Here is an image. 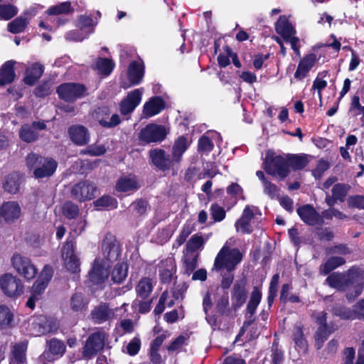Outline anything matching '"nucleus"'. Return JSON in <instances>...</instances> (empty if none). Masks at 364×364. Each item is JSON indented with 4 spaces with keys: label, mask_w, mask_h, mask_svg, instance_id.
<instances>
[{
    "label": "nucleus",
    "mask_w": 364,
    "mask_h": 364,
    "mask_svg": "<svg viewBox=\"0 0 364 364\" xmlns=\"http://www.w3.org/2000/svg\"><path fill=\"white\" fill-rule=\"evenodd\" d=\"M27 25V21L21 17L16 18L8 24L9 31L13 33L22 32Z\"/></svg>",
    "instance_id": "nucleus-53"
},
{
    "label": "nucleus",
    "mask_w": 364,
    "mask_h": 364,
    "mask_svg": "<svg viewBox=\"0 0 364 364\" xmlns=\"http://www.w3.org/2000/svg\"><path fill=\"white\" fill-rule=\"evenodd\" d=\"M210 213L214 222H221L225 218V209L218 203H213L210 208Z\"/></svg>",
    "instance_id": "nucleus-52"
},
{
    "label": "nucleus",
    "mask_w": 364,
    "mask_h": 364,
    "mask_svg": "<svg viewBox=\"0 0 364 364\" xmlns=\"http://www.w3.org/2000/svg\"><path fill=\"white\" fill-rule=\"evenodd\" d=\"M27 343L25 341L16 343L13 347L9 357V364H27Z\"/></svg>",
    "instance_id": "nucleus-26"
},
{
    "label": "nucleus",
    "mask_w": 364,
    "mask_h": 364,
    "mask_svg": "<svg viewBox=\"0 0 364 364\" xmlns=\"http://www.w3.org/2000/svg\"><path fill=\"white\" fill-rule=\"evenodd\" d=\"M144 90L142 88L135 89L128 92L119 104V110L122 114L127 115L132 113L140 104Z\"/></svg>",
    "instance_id": "nucleus-15"
},
{
    "label": "nucleus",
    "mask_w": 364,
    "mask_h": 364,
    "mask_svg": "<svg viewBox=\"0 0 364 364\" xmlns=\"http://www.w3.org/2000/svg\"><path fill=\"white\" fill-rule=\"evenodd\" d=\"M234 242L235 240L230 239L218 253L214 262V269L220 271L225 269L231 272L241 262L242 258L241 252L237 249H230V246Z\"/></svg>",
    "instance_id": "nucleus-2"
},
{
    "label": "nucleus",
    "mask_w": 364,
    "mask_h": 364,
    "mask_svg": "<svg viewBox=\"0 0 364 364\" xmlns=\"http://www.w3.org/2000/svg\"><path fill=\"white\" fill-rule=\"evenodd\" d=\"M46 127L43 122H34L32 124H24L19 131V136L26 142H33L38 137L37 129L43 130Z\"/></svg>",
    "instance_id": "nucleus-23"
},
{
    "label": "nucleus",
    "mask_w": 364,
    "mask_h": 364,
    "mask_svg": "<svg viewBox=\"0 0 364 364\" xmlns=\"http://www.w3.org/2000/svg\"><path fill=\"white\" fill-rule=\"evenodd\" d=\"M188 146V141L183 136L179 137L176 141L173 147V158L176 161H179L181 156L187 149Z\"/></svg>",
    "instance_id": "nucleus-44"
},
{
    "label": "nucleus",
    "mask_w": 364,
    "mask_h": 364,
    "mask_svg": "<svg viewBox=\"0 0 364 364\" xmlns=\"http://www.w3.org/2000/svg\"><path fill=\"white\" fill-rule=\"evenodd\" d=\"M275 30L284 41L289 42L297 55H300L299 38L294 36L296 31L285 16H281L275 24Z\"/></svg>",
    "instance_id": "nucleus-8"
},
{
    "label": "nucleus",
    "mask_w": 364,
    "mask_h": 364,
    "mask_svg": "<svg viewBox=\"0 0 364 364\" xmlns=\"http://www.w3.org/2000/svg\"><path fill=\"white\" fill-rule=\"evenodd\" d=\"M102 251L105 259L109 262L117 259L120 255L119 243L112 234H107L102 241Z\"/></svg>",
    "instance_id": "nucleus-14"
},
{
    "label": "nucleus",
    "mask_w": 364,
    "mask_h": 364,
    "mask_svg": "<svg viewBox=\"0 0 364 364\" xmlns=\"http://www.w3.org/2000/svg\"><path fill=\"white\" fill-rule=\"evenodd\" d=\"M326 315L327 314L324 311H319L313 314L316 322L320 326L316 335V346L318 349L321 348L322 343L330 333L327 331Z\"/></svg>",
    "instance_id": "nucleus-24"
},
{
    "label": "nucleus",
    "mask_w": 364,
    "mask_h": 364,
    "mask_svg": "<svg viewBox=\"0 0 364 364\" xmlns=\"http://www.w3.org/2000/svg\"><path fill=\"white\" fill-rule=\"evenodd\" d=\"M329 168L328 163L324 160L319 161L316 168L313 171V175L316 178H320L323 173Z\"/></svg>",
    "instance_id": "nucleus-62"
},
{
    "label": "nucleus",
    "mask_w": 364,
    "mask_h": 364,
    "mask_svg": "<svg viewBox=\"0 0 364 364\" xmlns=\"http://www.w3.org/2000/svg\"><path fill=\"white\" fill-rule=\"evenodd\" d=\"M128 266L125 262L117 263L112 272V279L116 283L122 282L127 276Z\"/></svg>",
    "instance_id": "nucleus-40"
},
{
    "label": "nucleus",
    "mask_w": 364,
    "mask_h": 364,
    "mask_svg": "<svg viewBox=\"0 0 364 364\" xmlns=\"http://www.w3.org/2000/svg\"><path fill=\"white\" fill-rule=\"evenodd\" d=\"M300 218L309 225H321L323 223L321 215L311 205H305L297 209Z\"/></svg>",
    "instance_id": "nucleus-22"
},
{
    "label": "nucleus",
    "mask_w": 364,
    "mask_h": 364,
    "mask_svg": "<svg viewBox=\"0 0 364 364\" xmlns=\"http://www.w3.org/2000/svg\"><path fill=\"white\" fill-rule=\"evenodd\" d=\"M85 88L84 86L75 84L67 83L59 86L57 89V92L59 97L68 102H71L81 97L84 95Z\"/></svg>",
    "instance_id": "nucleus-17"
},
{
    "label": "nucleus",
    "mask_w": 364,
    "mask_h": 364,
    "mask_svg": "<svg viewBox=\"0 0 364 364\" xmlns=\"http://www.w3.org/2000/svg\"><path fill=\"white\" fill-rule=\"evenodd\" d=\"M144 66L141 60L133 61L129 64L127 77L132 85L139 84L144 77Z\"/></svg>",
    "instance_id": "nucleus-27"
},
{
    "label": "nucleus",
    "mask_w": 364,
    "mask_h": 364,
    "mask_svg": "<svg viewBox=\"0 0 364 364\" xmlns=\"http://www.w3.org/2000/svg\"><path fill=\"white\" fill-rule=\"evenodd\" d=\"M348 203L351 207L364 209V196H356L350 197L348 200Z\"/></svg>",
    "instance_id": "nucleus-64"
},
{
    "label": "nucleus",
    "mask_w": 364,
    "mask_h": 364,
    "mask_svg": "<svg viewBox=\"0 0 364 364\" xmlns=\"http://www.w3.org/2000/svg\"><path fill=\"white\" fill-rule=\"evenodd\" d=\"M262 298V292L259 288L255 287L250 296V299L247 306V312L252 316L259 305Z\"/></svg>",
    "instance_id": "nucleus-45"
},
{
    "label": "nucleus",
    "mask_w": 364,
    "mask_h": 364,
    "mask_svg": "<svg viewBox=\"0 0 364 364\" xmlns=\"http://www.w3.org/2000/svg\"><path fill=\"white\" fill-rule=\"evenodd\" d=\"M127 304H122L120 309H112L106 304L100 305L94 309L91 313L92 319L96 323H102L103 322L110 321L115 316H122L123 314H117L116 312L121 311Z\"/></svg>",
    "instance_id": "nucleus-18"
},
{
    "label": "nucleus",
    "mask_w": 364,
    "mask_h": 364,
    "mask_svg": "<svg viewBox=\"0 0 364 364\" xmlns=\"http://www.w3.org/2000/svg\"><path fill=\"white\" fill-rule=\"evenodd\" d=\"M140 187L134 176H127L120 178L117 183L116 188L119 192L134 191Z\"/></svg>",
    "instance_id": "nucleus-31"
},
{
    "label": "nucleus",
    "mask_w": 364,
    "mask_h": 364,
    "mask_svg": "<svg viewBox=\"0 0 364 364\" xmlns=\"http://www.w3.org/2000/svg\"><path fill=\"white\" fill-rule=\"evenodd\" d=\"M247 299V290L245 282L236 283L232 294V304L235 309L241 307Z\"/></svg>",
    "instance_id": "nucleus-29"
},
{
    "label": "nucleus",
    "mask_w": 364,
    "mask_h": 364,
    "mask_svg": "<svg viewBox=\"0 0 364 364\" xmlns=\"http://www.w3.org/2000/svg\"><path fill=\"white\" fill-rule=\"evenodd\" d=\"M53 277V269L46 265L40 273L38 279L33 284L31 288V295L26 302V306L33 309L36 302L39 301Z\"/></svg>",
    "instance_id": "nucleus-5"
},
{
    "label": "nucleus",
    "mask_w": 364,
    "mask_h": 364,
    "mask_svg": "<svg viewBox=\"0 0 364 364\" xmlns=\"http://www.w3.org/2000/svg\"><path fill=\"white\" fill-rule=\"evenodd\" d=\"M62 259L65 269L75 274L80 271V261L75 253V245L73 242H67L62 248Z\"/></svg>",
    "instance_id": "nucleus-10"
},
{
    "label": "nucleus",
    "mask_w": 364,
    "mask_h": 364,
    "mask_svg": "<svg viewBox=\"0 0 364 364\" xmlns=\"http://www.w3.org/2000/svg\"><path fill=\"white\" fill-rule=\"evenodd\" d=\"M28 325L29 333L34 336L50 333L55 328L53 321L43 315L32 316L28 319Z\"/></svg>",
    "instance_id": "nucleus-12"
},
{
    "label": "nucleus",
    "mask_w": 364,
    "mask_h": 364,
    "mask_svg": "<svg viewBox=\"0 0 364 364\" xmlns=\"http://www.w3.org/2000/svg\"><path fill=\"white\" fill-rule=\"evenodd\" d=\"M326 283L339 291H346V298L353 300L364 289V272L359 269H350L346 272H334L330 274Z\"/></svg>",
    "instance_id": "nucleus-1"
},
{
    "label": "nucleus",
    "mask_w": 364,
    "mask_h": 364,
    "mask_svg": "<svg viewBox=\"0 0 364 364\" xmlns=\"http://www.w3.org/2000/svg\"><path fill=\"white\" fill-rule=\"evenodd\" d=\"M0 287L4 294L11 298H17L24 291L22 281L11 273L4 274L0 277Z\"/></svg>",
    "instance_id": "nucleus-9"
},
{
    "label": "nucleus",
    "mask_w": 364,
    "mask_h": 364,
    "mask_svg": "<svg viewBox=\"0 0 364 364\" xmlns=\"http://www.w3.org/2000/svg\"><path fill=\"white\" fill-rule=\"evenodd\" d=\"M159 271L163 282H169L175 271V263L173 258H167L159 264Z\"/></svg>",
    "instance_id": "nucleus-32"
},
{
    "label": "nucleus",
    "mask_w": 364,
    "mask_h": 364,
    "mask_svg": "<svg viewBox=\"0 0 364 364\" xmlns=\"http://www.w3.org/2000/svg\"><path fill=\"white\" fill-rule=\"evenodd\" d=\"M333 314L343 319H355L353 311L342 306L334 307L332 310Z\"/></svg>",
    "instance_id": "nucleus-57"
},
{
    "label": "nucleus",
    "mask_w": 364,
    "mask_h": 364,
    "mask_svg": "<svg viewBox=\"0 0 364 364\" xmlns=\"http://www.w3.org/2000/svg\"><path fill=\"white\" fill-rule=\"evenodd\" d=\"M68 134L72 141L78 146L85 145L90 141L88 130L84 126L73 125L69 128Z\"/></svg>",
    "instance_id": "nucleus-25"
},
{
    "label": "nucleus",
    "mask_w": 364,
    "mask_h": 364,
    "mask_svg": "<svg viewBox=\"0 0 364 364\" xmlns=\"http://www.w3.org/2000/svg\"><path fill=\"white\" fill-rule=\"evenodd\" d=\"M166 136L165 127L155 124H149L142 129L139 133L140 141L145 143L161 141Z\"/></svg>",
    "instance_id": "nucleus-13"
},
{
    "label": "nucleus",
    "mask_w": 364,
    "mask_h": 364,
    "mask_svg": "<svg viewBox=\"0 0 364 364\" xmlns=\"http://www.w3.org/2000/svg\"><path fill=\"white\" fill-rule=\"evenodd\" d=\"M261 213L258 208L253 205H247L243 210L241 217L235 222V226L237 232L243 234L251 233L257 226Z\"/></svg>",
    "instance_id": "nucleus-6"
},
{
    "label": "nucleus",
    "mask_w": 364,
    "mask_h": 364,
    "mask_svg": "<svg viewBox=\"0 0 364 364\" xmlns=\"http://www.w3.org/2000/svg\"><path fill=\"white\" fill-rule=\"evenodd\" d=\"M140 340L138 338H134L127 345V351L130 355H135L140 348Z\"/></svg>",
    "instance_id": "nucleus-63"
},
{
    "label": "nucleus",
    "mask_w": 364,
    "mask_h": 364,
    "mask_svg": "<svg viewBox=\"0 0 364 364\" xmlns=\"http://www.w3.org/2000/svg\"><path fill=\"white\" fill-rule=\"evenodd\" d=\"M94 205L97 210L114 209L117 206V201L111 196H104L96 200Z\"/></svg>",
    "instance_id": "nucleus-42"
},
{
    "label": "nucleus",
    "mask_w": 364,
    "mask_h": 364,
    "mask_svg": "<svg viewBox=\"0 0 364 364\" xmlns=\"http://www.w3.org/2000/svg\"><path fill=\"white\" fill-rule=\"evenodd\" d=\"M114 68V63L108 58H99L96 61L94 68L98 73L104 76L109 75Z\"/></svg>",
    "instance_id": "nucleus-39"
},
{
    "label": "nucleus",
    "mask_w": 364,
    "mask_h": 364,
    "mask_svg": "<svg viewBox=\"0 0 364 364\" xmlns=\"http://www.w3.org/2000/svg\"><path fill=\"white\" fill-rule=\"evenodd\" d=\"M262 298V292L259 288L255 287L250 296V299L247 306V312L252 316L259 305Z\"/></svg>",
    "instance_id": "nucleus-46"
},
{
    "label": "nucleus",
    "mask_w": 364,
    "mask_h": 364,
    "mask_svg": "<svg viewBox=\"0 0 364 364\" xmlns=\"http://www.w3.org/2000/svg\"><path fill=\"white\" fill-rule=\"evenodd\" d=\"M88 304V299L82 293H75L70 299V308L74 312L85 311Z\"/></svg>",
    "instance_id": "nucleus-34"
},
{
    "label": "nucleus",
    "mask_w": 364,
    "mask_h": 364,
    "mask_svg": "<svg viewBox=\"0 0 364 364\" xmlns=\"http://www.w3.org/2000/svg\"><path fill=\"white\" fill-rule=\"evenodd\" d=\"M205 243V240L200 235H193L187 242L186 247L189 252H195L201 248Z\"/></svg>",
    "instance_id": "nucleus-54"
},
{
    "label": "nucleus",
    "mask_w": 364,
    "mask_h": 364,
    "mask_svg": "<svg viewBox=\"0 0 364 364\" xmlns=\"http://www.w3.org/2000/svg\"><path fill=\"white\" fill-rule=\"evenodd\" d=\"M21 215V208L16 201L4 203L0 207V216L6 223H15Z\"/></svg>",
    "instance_id": "nucleus-20"
},
{
    "label": "nucleus",
    "mask_w": 364,
    "mask_h": 364,
    "mask_svg": "<svg viewBox=\"0 0 364 364\" xmlns=\"http://www.w3.org/2000/svg\"><path fill=\"white\" fill-rule=\"evenodd\" d=\"M43 73V66L35 63L26 69L24 82L26 85H33L41 77Z\"/></svg>",
    "instance_id": "nucleus-35"
},
{
    "label": "nucleus",
    "mask_w": 364,
    "mask_h": 364,
    "mask_svg": "<svg viewBox=\"0 0 364 364\" xmlns=\"http://www.w3.org/2000/svg\"><path fill=\"white\" fill-rule=\"evenodd\" d=\"M48 349L53 356L58 358L61 357L65 353V346L63 341L53 338L48 343Z\"/></svg>",
    "instance_id": "nucleus-49"
},
{
    "label": "nucleus",
    "mask_w": 364,
    "mask_h": 364,
    "mask_svg": "<svg viewBox=\"0 0 364 364\" xmlns=\"http://www.w3.org/2000/svg\"><path fill=\"white\" fill-rule=\"evenodd\" d=\"M73 11L74 9L71 6L70 2L65 1L50 7L46 11V14L50 16L68 14L73 13Z\"/></svg>",
    "instance_id": "nucleus-41"
},
{
    "label": "nucleus",
    "mask_w": 364,
    "mask_h": 364,
    "mask_svg": "<svg viewBox=\"0 0 364 364\" xmlns=\"http://www.w3.org/2000/svg\"><path fill=\"white\" fill-rule=\"evenodd\" d=\"M97 192V187L88 181L80 182L75 184L71 191L73 197L79 201L90 200L92 199Z\"/></svg>",
    "instance_id": "nucleus-16"
},
{
    "label": "nucleus",
    "mask_w": 364,
    "mask_h": 364,
    "mask_svg": "<svg viewBox=\"0 0 364 364\" xmlns=\"http://www.w3.org/2000/svg\"><path fill=\"white\" fill-rule=\"evenodd\" d=\"M346 262L345 259L341 257H332L329 258L321 269L323 274H327L334 269L341 266Z\"/></svg>",
    "instance_id": "nucleus-48"
},
{
    "label": "nucleus",
    "mask_w": 364,
    "mask_h": 364,
    "mask_svg": "<svg viewBox=\"0 0 364 364\" xmlns=\"http://www.w3.org/2000/svg\"><path fill=\"white\" fill-rule=\"evenodd\" d=\"M94 22L92 18L85 16H81L77 22V27L80 31L87 34V36L93 31Z\"/></svg>",
    "instance_id": "nucleus-50"
},
{
    "label": "nucleus",
    "mask_w": 364,
    "mask_h": 364,
    "mask_svg": "<svg viewBox=\"0 0 364 364\" xmlns=\"http://www.w3.org/2000/svg\"><path fill=\"white\" fill-rule=\"evenodd\" d=\"M15 62L7 61L0 69V85L11 82L15 77L14 65Z\"/></svg>",
    "instance_id": "nucleus-37"
},
{
    "label": "nucleus",
    "mask_w": 364,
    "mask_h": 364,
    "mask_svg": "<svg viewBox=\"0 0 364 364\" xmlns=\"http://www.w3.org/2000/svg\"><path fill=\"white\" fill-rule=\"evenodd\" d=\"M321 217L323 219H332L333 217L338 219H344L346 218L344 214L334 208H329L323 211Z\"/></svg>",
    "instance_id": "nucleus-61"
},
{
    "label": "nucleus",
    "mask_w": 364,
    "mask_h": 364,
    "mask_svg": "<svg viewBox=\"0 0 364 364\" xmlns=\"http://www.w3.org/2000/svg\"><path fill=\"white\" fill-rule=\"evenodd\" d=\"M11 261L13 268L24 279L31 281L36 277L38 269L29 257L15 253Z\"/></svg>",
    "instance_id": "nucleus-7"
},
{
    "label": "nucleus",
    "mask_w": 364,
    "mask_h": 364,
    "mask_svg": "<svg viewBox=\"0 0 364 364\" xmlns=\"http://www.w3.org/2000/svg\"><path fill=\"white\" fill-rule=\"evenodd\" d=\"M105 335L101 332H97L90 335L83 349V356L90 358L102 350L105 345Z\"/></svg>",
    "instance_id": "nucleus-19"
},
{
    "label": "nucleus",
    "mask_w": 364,
    "mask_h": 364,
    "mask_svg": "<svg viewBox=\"0 0 364 364\" xmlns=\"http://www.w3.org/2000/svg\"><path fill=\"white\" fill-rule=\"evenodd\" d=\"M14 314L9 307L0 305V328H5L11 326Z\"/></svg>",
    "instance_id": "nucleus-43"
},
{
    "label": "nucleus",
    "mask_w": 364,
    "mask_h": 364,
    "mask_svg": "<svg viewBox=\"0 0 364 364\" xmlns=\"http://www.w3.org/2000/svg\"><path fill=\"white\" fill-rule=\"evenodd\" d=\"M289 169L299 170L306 166L307 161L304 156L298 155H287Z\"/></svg>",
    "instance_id": "nucleus-47"
},
{
    "label": "nucleus",
    "mask_w": 364,
    "mask_h": 364,
    "mask_svg": "<svg viewBox=\"0 0 364 364\" xmlns=\"http://www.w3.org/2000/svg\"><path fill=\"white\" fill-rule=\"evenodd\" d=\"M327 75V72H323L318 75L314 81L312 88L316 90L319 98H321V91L325 89L327 86L326 80L323 78Z\"/></svg>",
    "instance_id": "nucleus-55"
},
{
    "label": "nucleus",
    "mask_w": 364,
    "mask_h": 364,
    "mask_svg": "<svg viewBox=\"0 0 364 364\" xmlns=\"http://www.w3.org/2000/svg\"><path fill=\"white\" fill-rule=\"evenodd\" d=\"M63 215L68 219L75 218L79 214L78 206L73 202L68 201L63 204L62 207Z\"/></svg>",
    "instance_id": "nucleus-51"
},
{
    "label": "nucleus",
    "mask_w": 364,
    "mask_h": 364,
    "mask_svg": "<svg viewBox=\"0 0 364 364\" xmlns=\"http://www.w3.org/2000/svg\"><path fill=\"white\" fill-rule=\"evenodd\" d=\"M293 338L296 346L304 350L306 348V341L303 337V332L300 327L296 328Z\"/></svg>",
    "instance_id": "nucleus-59"
},
{
    "label": "nucleus",
    "mask_w": 364,
    "mask_h": 364,
    "mask_svg": "<svg viewBox=\"0 0 364 364\" xmlns=\"http://www.w3.org/2000/svg\"><path fill=\"white\" fill-rule=\"evenodd\" d=\"M17 14V9L11 5H0V17L9 20Z\"/></svg>",
    "instance_id": "nucleus-56"
},
{
    "label": "nucleus",
    "mask_w": 364,
    "mask_h": 364,
    "mask_svg": "<svg viewBox=\"0 0 364 364\" xmlns=\"http://www.w3.org/2000/svg\"><path fill=\"white\" fill-rule=\"evenodd\" d=\"M348 187L344 184H336L332 190V196L327 195L326 202L329 206H333L337 200L343 201L346 197Z\"/></svg>",
    "instance_id": "nucleus-33"
},
{
    "label": "nucleus",
    "mask_w": 364,
    "mask_h": 364,
    "mask_svg": "<svg viewBox=\"0 0 364 364\" xmlns=\"http://www.w3.org/2000/svg\"><path fill=\"white\" fill-rule=\"evenodd\" d=\"M27 167L33 171L37 178H48L56 171L58 164L50 158H45L36 154H30L26 157Z\"/></svg>",
    "instance_id": "nucleus-3"
},
{
    "label": "nucleus",
    "mask_w": 364,
    "mask_h": 364,
    "mask_svg": "<svg viewBox=\"0 0 364 364\" xmlns=\"http://www.w3.org/2000/svg\"><path fill=\"white\" fill-rule=\"evenodd\" d=\"M164 108V102L159 97L151 98L144 105L143 115L144 117H151L159 114Z\"/></svg>",
    "instance_id": "nucleus-28"
},
{
    "label": "nucleus",
    "mask_w": 364,
    "mask_h": 364,
    "mask_svg": "<svg viewBox=\"0 0 364 364\" xmlns=\"http://www.w3.org/2000/svg\"><path fill=\"white\" fill-rule=\"evenodd\" d=\"M155 283L153 279L142 277L135 288L137 296L143 299L148 298L153 291Z\"/></svg>",
    "instance_id": "nucleus-30"
},
{
    "label": "nucleus",
    "mask_w": 364,
    "mask_h": 364,
    "mask_svg": "<svg viewBox=\"0 0 364 364\" xmlns=\"http://www.w3.org/2000/svg\"><path fill=\"white\" fill-rule=\"evenodd\" d=\"M318 60V58L315 53H311L306 55L298 64L297 69L294 75V78L297 80L304 79Z\"/></svg>",
    "instance_id": "nucleus-21"
},
{
    "label": "nucleus",
    "mask_w": 364,
    "mask_h": 364,
    "mask_svg": "<svg viewBox=\"0 0 364 364\" xmlns=\"http://www.w3.org/2000/svg\"><path fill=\"white\" fill-rule=\"evenodd\" d=\"M150 156L153 164L161 169H166L171 166V161L163 150H152L150 151Z\"/></svg>",
    "instance_id": "nucleus-36"
},
{
    "label": "nucleus",
    "mask_w": 364,
    "mask_h": 364,
    "mask_svg": "<svg viewBox=\"0 0 364 364\" xmlns=\"http://www.w3.org/2000/svg\"><path fill=\"white\" fill-rule=\"evenodd\" d=\"M106 152V149L101 144H93L89 146L85 151V153L91 156H100Z\"/></svg>",
    "instance_id": "nucleus-60"
},
{
    "label": "nucleus",
    "mask_w": 364,
    "mask_h": 364,
    "mask_svg": "<svg viewBox=\"0 0 364 364\" xmlns=\"http://www.w3.org/2000/svg\"><path fill=\"white\" fill-rule=\"evenodd\" d=\"M264 168L267 173L282 179L289 173L287 155H279L268 151L264 161Z\"/></svg>",
    "instance_id": "nucleus-4"
},
{
    "label": "nucleus",
    "mask_w": 364,
    "mask_h": 364,
    "mask_svg": "<svg viewBox=\"0 0 364 364\" xmlns=\"http://www.w3.org/2000/svg\"><path fill=\"white\" fill-rule=\"evenodd\" d=\"M21 183V176L17 173H14L5 178L4 183V188L6 191L10 193H16L19 190Z\"/></svg>",
    "instance_id": "nucleus-38"
},
{
    "label": "nucleus",
    "mask_w": 364,
    "mask_h": 364,
    "mask_svg": "<svg viewBox=\"0 0 364 364\" xmlns=\"http://www.w3.org/2000/svg\"><path fill=\"white\" fill-rule=\"evenodd\" d=\"M213 147V144L210 139L206 136H203L198 141V149L200 151L210 152Z\"/></svg>",
    "instance_id": "nucleus-58"
},
{
    "label": "nucleus",
    "mask_w": 364,
    "mask_h": 364,
    "mask_svg": "<svg viewBox=\"0 0 364 364\" xmlns=\"http://www.w3.org/2000/svg\"><path fill=\"white\" fill-rule=\"evenodd\" d=\"M109 262L103 258H96L89 272V280L93 284H101L104 283L109 275Z\"/></svg>",
    "instance_id": "nucleus-11"
}]
</instances>
